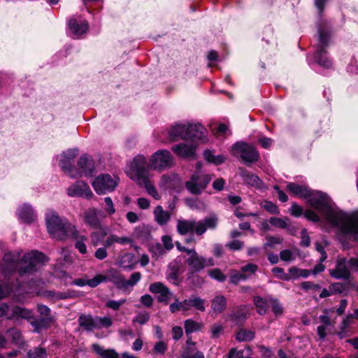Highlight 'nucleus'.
<instances>
[{
	"mask_svg": "<svg viewBox=\"0 0 358 358\" xmlns=\"http://www.w3.org/2000/svg\"><path fill=\"white\" fill-rule=\"evenodd\" d=\"M286 189L294 196L306 199L322 217L338 228L341 235L349 239L358 240V211L345 214L333 207L327 194L313 191L304 185L288 182Z\"/></svg>",
	"mask_w": 358,
	"mask_h": 358,
	"instance_id": "obj_1",
	"label": "nucleus"
},
{
	"mask_svg": "<svg viewBox=\"0 0 358 358\" xmlns=\"http://www.w3.org/2000/svg\"><path fill=\"white\" fill-rule=\"evenodd\" d=\"M19 257L20 254L15 255L8 252L4 255L3 262L0 264V280L6 279L16 268H18L20 276L31 275L48 261L43 253L37 250L24 254L20 261H18Z\"/></svg>",
	"mask_w": 358,
	"mask_h": 358,
	"instance_id": "obj_2",
	"label": "nucleus"
},
{
	"mask_svg": "<svg viewBox=\"0 0 358 358\" xmlns=\"http://www.w3.org/2000/svg\"><path fill=\"white\" fill-rule=\"evenodd\" d=\"M48 231L55 239L63 240L69 236H75L76 227L66 217H59L54 210H48L45 214Z\"/></svg>",
	"mask_w": 358,
	"mask_h": 358,
	"instance_id": "obj_3",
	"label": "nucleus"
},
{
	"mask_svg": "<svg viewBox=\"0 0 358 358\" xmlns=\"http://www.w3.org/2000/svg\"><path fill=\"white\" fill-rule=\"evenodd\" d=\"M217 225V218L215 216L206 217L203 220L179 219L177 220L176 229L179 234H192L194 232L198 235H203L208 229H215Z\"/></svg>",
	"mask_w": 358,
	"mask_h": 358,
	"instance_id": "obj_4",
	"label": "nucleus"
},
{
	"mask_svg": "<svg viewBox=\"0 0 358 358\" xmlns=\"http://www.w3.org/2000/svg\"><path fill=\"white\" fill-rule=\"evenodd\" d=\"M150 169L145 157L143 155L136 156L131 162L127 173L128 176L136 183L143 178H148Z\"/></svg>",
	"mask_w": 358,
	"mask_h": 358,
	"instance_id": "obj_5",
	"label": "nucleus"
},
{
	"mask_svg": "<svg viewBox=\"0 0 358 358\" xmlns=\"http://www.w3.org/2000/svg\"><path fill=\"white\" fill-rule=\"evenodd\" d=\"M330 35L322 29H318V43L313 55L314 60L320 66L324 68H330L332 65L331 60L327 57L325 48L329 45Z\"/></svg>",
	"mask_w": 358,
	"mask_h": 358,
	"instance_id": "obj_6",
	"label": "nucleus"
},
{
	"mask_svg": "<svg viewBox=\"0 0 358 358\" xmlns=\"http://www.w3.org/2000/svg\"><path fill=\"white\" fill-rule=\"evenodd\" d=\"M174 165L173 157L167 150H159L154 152L149 160L150 169L159 172L171 168Z\"/></svg>",
	"mask_w": 358,
	"mask_h": 358,
	"instance_id": "obj_7",
	"label": "nucleus"
},
{
	"mask_svg": "<svg viewBox=\"0 0 358 358\" xmlns=\"http://www.w3.org/2000/svg\"><path fill=\"white\" fill-rule=\"evenodd\" d=\"M231 153L235 157H239L245 164L256 162L259 159V154L252 145L244 142H237L232 146Z\"/></svg>",
	"mask_w": 358,
	"mask_h": 358,
	"instance_id": "obj_8",
	"label": "nucleus"
},
{
	"mask_svg": "<svg viewBox=\"0 0 358 358\" xmlns=\"http://www.w3.org/2000/svg\"><path fill=\"white\" fill-rule=\"evenodd\" d=\"M118 180L109 174L98 176L92 182V185L98 194H105L113 192L117 186Z\"/></svg>",
	"mask_w": 358,
	"mask_h": 358,
	"instance_id": "obj_9",
	"label": "nucleus"
},
{
	"mask_svg": "<svg viewBox=\"0 0 358 358\" xmlns=\"http://www.w3.org/2000/svg\"><path fill=\"white\" fill-rule=\"evenodd\" d=\"M78 154V149L74 148L69 149L57 157L62 169L72 178L80 177V173L77 171H73L71 168L72 163Z\"/></svg>",
	"mask_w": 358,
	"mask_h": 358,
	"instance_id": "obj_10",
	"label": "nucleus"
},
{
	"mask_svg": "<svg viewBox=\"0 0 358 358\" xmlns=\"http://www.w3.org/2000/svg\"><path fill=\"white\" fill-rule=\"evenodd\" d=\"M210 180V176L197 173L192 175L191 179L185 182V187L190 193L196 195L201 193Z\"/></svg>",
	"mask_w": 358,
	"mask_h": 358,
	"instance_id": "obj_11",
	"label": "nucleus"
},
{
	"mask_svg": "<svg viewBox=\"0 0 358 358\" xmlns=\"http://www.w3.org/2000/svg\"><path fill=\"white\" fill-rule=\"evenodd\" d=\"M67 194L69 196L84 197L90 199L93 196L89 185L83 181H77L67 189Z\"/></svg>",
	"mask_w": 358,
	"mask_h": 358,
	"instance_id": "obj_12",
	"label": "nucleus"
},
{
	"mask_svg": "<svg viewBox=\"0 0 358 358\" xmlns=\"http://www.w3.org/2000/svg\"><path fill=\"white\" fill-rule=\"evenodd\" d=\"M196 144L192 142L188 144L182 143L172 147V151L181 158H194L196 155Z\"/></svg>",
	"mask_w": 358,
	"mask_h": 358,
	"instance_id": "obj_13",
	"label": "nucleus"
},
{
	"mask_svg": "<svg viewBox=\"0 0 358 358\" xmlns=\"http://www.w3.org/2000/svg\"><path fill=\"white\" fill-rule=\"evenodd\" d=\"M149 290L155 294H158L157 300L159 302L167 304L172 296V292L163 283L157 282L150 284Z\"/></svg>",
	"mask_w": 358,
	"mask_h": 358,
	"instance_id": "obj_14",
	"label": "nucleus"
},
{
	"mask_svg": "<svg viewBox=\"0 0 358 358\" xmlns=\"http://www.w3.org/2000/svg\"><path fill=\"white\" fill-rule=\"evenodd\" d=\"M331 277L336 279H348L350 275L345 258H338L335 268L329 270Z\"/></svg>",
	"mask_w": 358,
	"mask_h": 358,
	"instance_id": "obj_15",
	"label": "nucleus"
},
{
	"mask_svg": "<svg viewBox=\"0 0 358 358\" xmlns=\"http://www.w3.org/2000/svg\"><path fill=\"white\" fill-rule=\"evenodd\" d=\"M188 255L186 262L192 272H199L203 269L204 257L199 256L194 248L188 251Z\"/></svg>",
	"mask_w": 358,
	"mask_h": 358,
	"instance_id": "obj_16",
	"label": "nucleus"
},
{
	"mask_svg": "<svg viewBox=\"0 0 358 358\" xmlns=\"http://www.w3.org/2000/svg\"><path fill=\"white\" fill-rule=\"evenodd\" d=\"M227 306V299L221 294L215 295L210 300V314L211 315L217 316L222 314Z\"/></svg>",
	"mask_w": 358,
	"mask_h": 358,
	"instance_id": "obj_17",
	"label": "nucleus"
},
{
	"mask_svg": "<svg viewBox=\"0 0 358 358\" xmlns=\"http://www.w3.org/2000/svg\"><path fill=\"white\" fill-rule=\"evenodd\" d=\"M169 137L171 141H176L179 138H188V124H176L169 130Z\"/></svg>",
	"mask_w": 358,
	"mask_h": 358,
	"instance_id": "obj_18",
	"label": "nucleus"
},
{
	"mask_svg": "<svg viewBox=\"0 0 358 358\" xmlns=\"http://www.w3.org/2000/svg\"><path fill=\"white\" fill-rule=\"evenodd\" d=\"M69 27L76 38H78L81 35L87 31L89 24L85 20L78 23L76 19L72 18L69 21Z\"/></svg>",
	"mask_w": 358,
	"mask_h": 358,
	"instance_id": "obj_19",
	"label": "nucleus"
},
{
	"mask_svg": "<svg viewBox=\"0 0 358 358\" xmlns=\"http://www.w3.org/2000/svg\"><path fill=\"white\" fill-rule=\"evenodd\" d=\"M99 211L94 208H89L84 213V221L93 229L101 227V222L98 217Z\"/></svg>",
	"mask_w": 358,
	"mask_h": 358,
	"instance_id": "obj_20",
	"label": "nucleus"
},
{
	"mask_svg": "<svg viewBox=\"0 0 358 358\" xmlns=\"http://www.w3.org/2000/svg\"><path fill=\"white\" fill-rule=\"evenodd\" d=\"M19 219L26 223H31L36 218L35 213L31 206L27 204L22 205L17 210Z\"/></svg>",
	"mask_w": 358,
	"mask_h": 358,
	"instance_id": "obj_21",
	"label": "nucleus"
},
{
	"mask_svg": "<svg viewBox=\"0 0 358 358\" xmlns=\"http://www.w3.org/2000/svg\"><path fill=\"white\" fill-rule=\"evenodd\" d=\"M205 128L201 124H188V138H191L192 142L195 140H203L205 133Z\"/></svg>",
	"mask_w": 358,
	"mask_h": 358,
	"instance_id": "obj_22",
	"label": "nucleus"
},
{
	"mask_svg": "<svg viewBox=\"0 0 358 358\" xmlns=\"http://www.w3.org/2000/svg\"><path fill=\"white\" fill-rule=\"evenodd\" d=\"M186 303L187 310L192 308L201 312L206 310V300L196 295H192L189 299H186Z\"/></svg>",
	"mask_w": 358,
	"mask_h": 358,
	"instance_id": "obj_23",
	"label": "nucleus"
},
{
	"mask_svg": "<svg viewBox=\"0 0 358 358\" xmlns=\"http://www.w3.org/2000/svg\"><path fill=\"white\" fill-rule=\"evenodd\" d=\"M153 215L156 222L161 226L166 224L171 219V213L159 205L154 209Z\"/></svg>",
	"mask_w": 358,
	"mask_h": 358,
	"instance_id": "obj_24",
	"label": "nucleus"
},
{
	"mask_svg": "<svg viewBox=\"0 0 358 358\" xmlns=\"http://www.w3.org/2000/svg\"><path fill=\"white\" fill-rule=\"evenodd\" d=\"M33 317V312L29 309L15 306L11 309L10 315L8 316V320H17L18 318L31 319Z\"/></svg>",
	"mask_w": 358,
	"mask_h": 358,
	"instance_id": "obj_25",
	"label": "nucleus"
},
{
	"mask_svg": "<svg viewBox=\"0 0 358 358\" xmlns=\"http://www.w3.org/2000/svg\"><path fill=\"white\" fill-rule=\"evenodd\" d=\"M254 303L257 308V311L259 315H264L268 307L271 304L272 298L266 297L263 298L259 296H256L254 297Z\"/></svg>",
	"mask_w": 358,
	"mask_h": 358,
	"instance_id": "obj_26",
	"label": "nucleus"
},
{
	"mask_svg": "<svg viewBox=\"0 0 358 358\" xmlns=\"http://www.w3.org/2000/svg\"><path fill=\"white\" fill-rule=\"evenodd\" d=\"M78 166L87 176H91L94 171V167L92 161L86 155L80 157L78 161Z\"/></svg>",
	"mask_w": 358,
	"mask_h": 358,
	"instance_id": "obj_27",
	"label": "nucleus"
},
{
	"mask_svg": "<svg viewBox=\"0 0 358 358\" xmlns=\"http://www.w3.org/2000/svg\"><path fill=\"white\" fill-rule=\"evenodd\" d=\"M78 321L80 327L87 331H92L96 329V317L93 318L90 315H81Z\"/></svg>",
	"mask_w": 358,
	"mask_h": 358,
	"instance_id": "obj_28",
	"label": "nucleus"
},
{
	"mask_svg": "<svg viewBox=\"0 0 358 358\" xmlns=\"http://www.w3.org/2000/svg\"><path fill=\"white\" fill-rule=\"evenodd\" d=\"M132 243V240L127 236H118L116 234H110L104 242L105 247H110L115 243L120 245L130 244Z\"/></svg>",
	"mask_w": 358,
	"mask_h": 358,
	"instance_id": "obj_29",
	"label": "nucleus"
},
{
	"mask_svg": "<svg viewBox=\"0 0 358 358\" xmlns=\"http://www.w3.org/2000/svg\"><path fill=\"white\" fill-rule=\"evenodd\" d=\"M108 281L112 282L118 289L122 290L124 275L120 274L117 271L113 268L107 271Z\"/></svg>",
	"mask_w": 358,
	"mask_h": 358,
	"instance_id": "obj_30",
	"label": "nucleus"
},
{
	"mask_svg": "<svg viewBox=\"0 0 358 358\" xmlns=\"http://www.w3.org/2000/svg\"><path fill=\"white\" fill-rule=\"evenodd\" d=\"M241 176L245 183L254 187L260 186V179L256 175L249 172L248 171L241 169Z\"/></svg>",
	"mask_w": 358,
	"mask_h": 358,
	"instance_id": "obj_31",
	"label": "nucleus"
},
{
	"mask_svg": "<svg viewBox=\"0 0 358 358\" xmlns=\"http://www.w3.org/2000/svg\"><path fill=\"white\" fill-rule=\"evenodd\" d=\"M94 351L103 358H120L118 353L113 349H104L99 344H93L92 345Z\"/></svg>",
	"mask_w": 358,
	"mask_h": 358,
	"instance_id": "obj_32",
	"label": "nucleus"
},
{
	"mask_svg": "<svg viewBox=\"0 0 358 358\" xmlns=\"http://www.w3.org/2000/svg\"><path fill=\"white\" fill-rule=\"evenodd\" d=\"M137 184L140 186L144 187L148 194L152 196L156 200H159L161 199L160 194H159L155 186L152 184H151L149 178H143L141 181L137 182Z\"/></svg>",
	"mask_w": 358,
	"mask_h": 358,
	"instance_id": "obj_33",
	"label": "nucleus"
},
{
	"mask_svg": "<svg viewBox=\"0 0 358 358\" xmlns=\"http://www.w3.org/2000/svg\"><path fill=\"white\" fill-rule=\"evenodd\" d=\"M141 279V273L140 272H135L130 276L129 280L124 278L122 290L131 291L132 287L135 286Z\"/></svg>",
	"mask_w": 358,
	"mask_h": 358,
	"instance_id": "obj_34",
	"label": "nucleus"
},
{
	"mask_svg": "<svg viewBox=\"0 0 358 358\" xmlns=\"http://www.w3.org/2000/svg\"><path fill=\"white\" fill-rule=\"evenodd\" d=\"M203 327L202 323L196 322L192 319H187L185 321V330L186 334H190L193 332L200 331Z\"/></svg>",
	"mask_w": 358,
	"mask_h": 358,
	"instance_id": "obj_35",
	"label": "nucleus"
},
{
	"mask_svg": "<svg viewBox=\"0 0 358 358\" xmlns=\"http://www.w3.org/2000/svg\"><path fill=\"white\" fill-rule=\"evenodd\" d=\"M182 358H204L202 352L197 350L196 347H187L181 354Z\"/></svg>",
	"mask_w": 358,
	"mask_h": 358,
	"instance_id": "obj_36",
	"label": "nucleus"
},
{
	"mask_svg": "<svg viewBox=\"0 0 358 358\" xmlns=\"http://www.w3.org/2000/svg\"><path fill=\"white\" fill-rule=\"evenodd\" d=\"M255 337V333L250 330L241 329L238 331L236 338L240 342L250 341Z\"/></svg>",
	"mask_w": 358,
	"mask_h": 358,
	"instance_id": "obj_37",
	"label": "nucleus"
},
{
	"mask_svg": "<svg viewBox=\"0 0 358 358\" xmlns=\"http://www.w3.org/2000/svg\"><path fill=\"white\" fill-rule=\"evenodd\" d=\"M27 358H48V354L44 348H34L28 351Z\"/></svg>",
	"mask_w": 358,
	"mask_h": 358,
	"instance_id": "obj_38",
	"label": "nucleus"
},
{
	"mask_svg": "<svg viewBox=\"0 0 358 358\" xmlns=\"http://www.w3.org/2000/svg\"><path fill=\"white\" fill-rule=\"evenodd\" d=\"M169 310L173 313H175L180 310L187 311L186 299L180 301L178 300V298H176L175 302L170 304Z\"/></svg>",
	"mask_w": 358,
	"mask_h": 358,
	"instance_id": "obj_39",
	"label": "nucleus"
},
{
	"mask_svg": "<svg viewBox=\"0 0 358 358\" xmlns=\"http://www.w3.org/2000/svg\"><path fill=\"white\" fill-rule=\"evenodd\" d=\"M289 219L287 217L285 218H280L276 217H272L269 220V223L274 227L279 229H285L287 227Z\"/></svg>",
	"mask_w": 358,
	"mask_h": 358,
	"instance_id": "obj_40",
	"label": "nucleus"
},
{
	"mask_svg": "<svg viewBox=\"0 0 358 358\" xmlns=\"http://www.w3.org/2000/svg\"><path fill=\"white\" fill-rule=\"evenodd\" d=\"M108 281L106 275L98 274L91 279H88V286L90 287H96L102 282Z\"/></svg>",
	"mask_w": 358,
	"mask_h": 358,
	"instance_id": "obj_41",
	"label": "nucleus"
},
{
	"mask_svg": "<svg viewBox=\"0 0 358 358\" xmlns=\"http://www.w3.org/2000/svg\"><path fill=\"white\" fill-rule=\"evenodd\" d=\"M113 324V321L110 317H96V329H101L102 327H110Z\"/></svg>",
	"mask_w": 358,
	"mask_h": 358,
	"instance_id": "obj_42",
	"label": "nucleus"
},
{
	"mask_svg": "<svg viewBox=\"0 0 358 358\" xmlns=\"http://www.w3.org/2000/svg\"><path fill=\"white\" fill-rule=\"evenodd\" d=\"M150 320V315L148 313L143 311L138 313L136 317L132 320L133 323H138L141 325L147 323Z\"/></svg>",
	"mask_w": 358,
	"mask_h": 358,
	"instance_id": "obj_43",
	"label": "nucleus"
},
{
	"mask_svg": "<svg viewBox=\"0 0 358 358\" xmlns=\"http://www.w3.org/2000/svg\"><path fill=\"white\" fill-rule=\"evenodd\" d=\"M229 319L234 320L236 322H241L245 320L246 314L243 310H238L236 313H233L229 315Z\"/></svg>",
	"mask_w": 358,
	"mask_h": 358,
	"instance_id": "obj_44",
	"label": "nucleus"
},
{
	"mask_svg": "<svg viewBox=\"0 0 358 358\" xmlns=\"http://www.w3.org/2000/svg\"><path fill=\"white\" fill-rule=\"evenodd\" d=\"M7 336L11 338L15 343H20L21 340V333L16 328H11L7 331Z\"/></svg>",
	"mask_w": 358,
	"mask_h": 358,
	"instance_id": "obj_45",
	"label": "nucleus"
},
{
	"mask_svg": "<svg viewBox=\"0 0 358 358\" xmlns=\"http://www.w3.org/2000/svg\"><path fill=\"white\" fill-rule=\"evenodd\" d=\"M178 269L173 266H170V269L167 273V279L173 284H178Z\"/></svg>",
	"mask_w": 358,
	"mask_h": 358,
	"instance_id": "obj_46",
	"label": "nucleus"
},
{
	"mask_svg": "<svg viewBox=\"0 0 358 358\" xmlns=\"http://www.w3.org/2000/svg\"><path fill=\"white\" fill-rule=\"evenodd\" d=\"M208 274L211 278L215 279L219 282H224L226 280V276L219 268H214L209 271Z\"/></svg>",
	"mask_w": 358,
	"mask_h": 358,
	"instance_id": "obj_47",
	"label": "nucleus"
},
{
	"mask_svg": "<svg viewBox=\"0 0 358 358\" xmlns=\"http://www.w3.org/2000/svg\"><path fill=\"white\" fill-rule=\"evenodd\" d=\"M257 269H258V266L256 264H248L247 265L243 266L241 268V271L243 273L248 275V278H249L250 275H254L256 273V271H257Z\"/></svg>",
	"mask_w": 358,
	"mask_h": 358,
	"instance_id": "obj_48",
	"label": "nucleus"
},
{
	"mask_svg": "<svg viewBox=\"0 0 358 358\" xmlns=\"http://www.w3.org/2000/svg\"><path fill=\"white\" fill-rule=\"evenodd\" d=\"M87 240V238L86 236H82L80 239L76 242L75 247L81 254L87 253V246L85 243V241Z\"/></svg>",
	"mask_w": 358,
	"mask_h": 358,
	"instance_id": "obj_49",
	"label": "nucleus"
},
{
	"mask_svg": "<svg viewBox=\"0 0 358 358\" xmlns=\"http://www.w3.org/2000/svg\"><path fill=\"white\" fill-rule=\"evenodd\" d=\"M304 216L307 220L314 222H319L321 220L320 216L313 210L307 209L305 210Z\"/></svg>",
	"mask_w": 358,
	"mask_h": 358,
	"instance_id": "obj_50",
	"label": "nucleus"
},
{
	"mask_svg": "<svg viewBox=\"0 0 358 358\" xmlns=\"http://www.w3.org/2000/svg\"><path fill=\"white\" fill-rule=\"evenodd\" d=\"M267 242L264 243V248H266L267 247L273 248L277 244H280L282 240L280 237L271 236H268L266 237Z\"/></svg>",
	"mask_w": 358,
	"mask_h": 358,
	"instance_id": "obj_51",
	"label": "nucleus"
},
{
	"mask_svg": "<svg viewBox=\"0 0 358 358\" xmlns=\"http://www.w3.org/2000/svg\"><path fill=\"white\" fill-rule=\"evenodd\" d=\"M125 302L126 299H121L119 301L109 300L106 302V306L113 310H117Z\"/></svg>",
	"mask_w": 358,
	"mask_h": 358,
	"instance_id": "obj_52",
	"label": "nucleus"
},
{
	"mask_svg": "<svg viewBox=\"0 0 358 358\" xmlns=\"http://www.w3.org/2000/svg\"><path fill=\"white\" fill-rule=\"evenodd\" d=\"M226 246L231 250H241L243 246V242L239 240H234L227 243Z\"/></svg>",
	"mask_w": 358,
	"mask_h": 358,
	"instance_id": "obj_53",
	"label": "nucleus"
},
{
	"mask_svg": "<svg viewBox=\"0 0 358 358\" xmlns=\"http://www.w3.org/2000/svg\"><path fill=\"white\" fill-rule=\"evenodd\" d=\"M248 278V275L241 273H234L230 277V282L232 284H237L241 280H245Z\"/></svg>",
	"mask_w": 358,
	"mask_h": 358,
	"instance_id": "obj_54",
	"label": "nucleus"
},
{
	"mask_svg": "<svg viewBox=\"0 0 358 358\" xmlns=\"http://www.w3.org/2000/svg\"><path fill=\"white\" fill-rule=\"evenodd\" d=\"M301 243L300 245L303 247H308L310 244V239L307 230L303 229L301 232Z\"/></svg>",
	"mask_w": 358,
	"mask_h": 358,
	"instance_id": "obj_55",
	"label": "nucleus"
},
{
	"mask_svg": "<svg viewBox=\"0 0 358 358\" xmlns=\"http://www.w3.org/2000/svg\"><path fill=\"white\" fill-rule=\"evenodd\" d=\"M155 353L163 355L167 350V345L164 341L157 342L153 348Z\"/></svg>",
	"mask_w": 358,
	"mask_h": 358,
	"instance_id": "obj_56",
	"label": "nucleus"
},
{
	"mask_svg": "<svg viewBox=\"0 0 358 358\" xmlns=\"http://www.w3.org/2000/svg\"><path fill=\"white\" fill-rule=\"evenodd\" d=\"M223 327L220 324H215L211 327V337L213 338H218L223 331Z\"/></svg>",
	"mask_w": 358,
	"mask_h": 358,
	"instance_id": "obj_57",
	"label": "nucleus"
},
{
	"mask_svg": "<svg viewBox=\"0 0 358 358\" xmlns=\"http://www.w3.org/2000/svg\"><path fill=\"white\" fill-rule=\"evenodd\" d=\"M303 208L296 203H293L289 209V213L294 217H300L303 214Z\"/></svg>",
	"mask_w": 358,
	"mask_h": 358,
	"instance_id": "obj_58",
	"label": "nucleus"
},
{
	"mask_svg": "<svg viewBox=\"0 0 358 358\" xmlns=\"http://www.w3.org/2000/svg\"><path fill=\"white\" fill-rule=\"evenodd\" d=\"M104 201L107 206V208H106V212L109 215H113L115 213V208L114 207V204H113L112 199L109 196H107V197H105Z\"/></svg>",
	"mask_w": 358,
	"mask_h": 358,
	"instance_id": "obj_59",
	"label": "nucleus"
},
{
	"mask_svg": "<svg viewBox=\"0 0 358 358\" xmlns=\"http://www.w3.org/2000/svg\"><path fill=\"white\" fill-rule=\"evenodd\" d=\"M264 208L272 214L278 215L280 213L278 207L271 201H266Z\"/></svg>",
	"mask_w": 358,
	"mask_h": 358,
	"instance_id": "obj_60",
	"label": "nucleus"
},
{
	"mask_svg": "<svg viewBox=\"0 0 358 358\" xmlns=\"http://www.w3.org/2000/svg\"><path fill=\"white\" fill-rule=\"evenodd\" d=\"M108 247H101L98 248L94 253L95 257L99 260H103L108 256L107 248Z\"/></svg>",
	"mask_w": 358,
	"mask_h": 358,
	"instance_id": "obj_61",
	"label": "nucleus"
},
{
	"mask_svg": "<svg viewBox=\"0 0 358 358\" xmlns=\"http://www.w3.org/2000/svg\"><path fill=\"white\" fill-rule=\"evenodd\" d=\"M280 257L282 261L291 262L294 259L293 253L289 250H284L280 252Z\"/></svg>",
	"mask_w": 358,
	"mask_h": 358,
	"instance_id": "obj_62",
	"label": "nucleus"
},
{
	"mask_svg": "<svg viewBox=\"0 0 358 358\" xmlns=\"http://www.w3.org/2000/svg\"><path fill=\"white\" fill-rule=\"evenodd\" d=\"M150 251L153 254V255L157 257L162 256L164 254V250L159 243H156L152 245L150 248Z\"/></svg>",
	"mask_w": 358,
	"mask_h": 358,
	"instance_id": "obj_63",
	"label": "nucleus"
},
{
	"mask_svg": "<svg viewBox=\"0 0 358 358\" xmlns=\"http://www.w3.org/2000/svg\"><path fill=\"white\" fill-rule=\"evenodd\" d=\"M162 241L166 250H170L173 248V243L171 236L168 235L163 236L162 237Z\"/></svg>",
	"mask_w": 358,
	"mask_h": 358,
	"instance_id": "obj_64",
	"label": "nucleus"
}]
</instances>
